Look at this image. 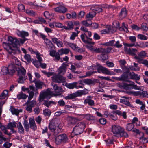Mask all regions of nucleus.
<instances>
[{"label": "nucleus", "instance_id": "nucleus-1", "mask_svg": "<svg viewBox=\"0 0 148 148\" xmlns=\"http://www.w3.org/2000/svg\"><path fill=\"white\" fill-rule=\"evenodd\" d=\"M18 35L23 38L17 39L16 38L9 36L8 38V43L3 42V46L7 52L10 53L14 54L20 53L21 51L17 47L20 44H23L25 41L27 40V39L25 38L28 36L29 34L28 32L24 31H18L17 33Z\"/></svg>", "mask_w": 148, "mask_h": 148}, {"label": "nucleus", "instance_id": "nucleus-2", "mask_svg": "<svg viewBox=\"0 0 148 148\" xmlns=\"http://www.w3.org/2000/svg\"><path fill=\"white\" fill-rule=\"evenodd\" d=\"M51 84L53 88L56 93H54L49 89H47L45 91L41 92L39 97V100L40 102L42 101L45 99H49L52 96H56L60 95L63 92L64 90L61 87H59L56 84H53V83H52Z\"/></svg>", "mask_w": 148, "mask_h": 148}, {"label": "nucleus", "instance_id": "nucleus-3", "mask_svg": "<svg viewBox=\"0 0 148 148\" xmlns=\"http://www.w3.org/2000/svg\"><path fill=\"white\" fill-rule=\"evenodd\" d=\"M58 120L57 119H53L49 123V129L52 132H53V135L54 136L57 135L60 132L61 128L59 127L58 123Z\"/></svg>", "mask_w": 148, "mask_h": 148}, {"label": "nucleus", "instance_id": "nucleus-4", "mask_svg": "<svg viewBox=\"0 0 148 148\" xmlns=\"http://www.w3.org/2000/svg\"><path fill=\"white\" fill-rule=\"evenodd\" d=\"M18 75L19 76L18 82L21 83H23L27 78L26 76V71L24 68L23 67L18 68L17 70Z\"/></svg>", "mask_w": 148, "mask_h": 148}, {"label": "nucleus", "instance_id": "nucleus-5", "mask_svg": "<svg viewBox=\"0 0 148 148\" xmlns=\"http://www.w3.org/2000/svg\"><path fill=\"white\" fill-rule=\"evenodd\" d=\"M85 127L84 123L80 122L74 127L72 133H74L76 135L80 134L83 132Z\"/></svg>", "mask_w": 148, "mask_h": 148}, {"label": "nucleus", "instance_id": "nucleus-6", "mask_svg": "<svg viewBox=\"0 0 148 148\" xmlns=\"http://www.w3.org/2000/svg\"><path fill=\"white\" fill-rule=\"evenodd\" d=\"M68 138L67 136L65 134H63L59 135L55 138V142L57 145L60 144L62 142L65 143L68 142Z\"/></svg>", "mask_w": 148, "mask_h": 148}, {"label": "nucleus", "instance_id": "nucleus-7", "mask_svg": "<svg viewBox=\"0 0 148 148\" xmlns=\"http://www.w3.org/2000/svg\"><path fill=\"white\" fill-rule=\"evenodd\" d=\"M68 66L67 63H63L58 69V74L61 76L64 75L66 73Z\"/></svg>", "mask_w": 148, "mask_h": 148}, {"label": "nucleus", "instance_id": "nucleus-8", "mask_svg": "<svg viewBox=\"0 0 148 148\" xmlns=\"http://www.w3.org/2000/svg\"><path fill=\"white\" fill-rule=\"evenodd\" d=\"M122 130L121 127L119 125H113L112 127V131L115 136H119Z\"/></svg>", "mask_w": 148, "mask_h": 148}, {"label": "nucleus", "instance_id": "nucleus-9", "mask_svg": "<svg viewBox=\"0 0 148 148\" xmlns=\"http://www.w3.org/2000/svg\"><path fill=\"white\" fill-rule=\"evenodd\" d=\"M67 120L69 127L72 126L78 121L77 119L71 116H68L67 118Z\"/></svg>", "mask_w": 148, "mask_h": 148}, {"label": "nucleus", "instance_id": "nucleus-10", "mask_svg": "<svg viewBox=\"0 0 148 148\" xmlns=\"http://www.w3.org/2000/svg\"><path fill=\"white\" fill-rule=\"evenodd\" d=\"M64 79V77L59 75H54L52 77L53 82L57 83H60V81Z\"/></svg>", "mask_w": 148, "mask_h": 148}, {"label": "nucleus", "instance_id": "nucleus-11", "mask_svg": "<svg viewBox=\"0 0 148 148\" xmlns=\"http://www.w3.org/2000/svg\"><path fill=\"white\" fill-rule=\"evenodd\" d=\"M129 73H124L122 74L121 77H116V79L119 81H123L125 82H129L128 80Z\"/></svg>", "mask_w": 148, "mask_h": 148}, {"label": "nucleus", "instance_id": "nucleus-12", "mask_svg": "<svg viewBox=\"0 0 148 148\" xmlns=\"http://www.w3.org/2000/svg\"><path fill=\"white\" fill-rule=\"evenodd\" d=\"M50 54L51 56L55 57L54 60L56 61H58L60 59L59 53L56 52V51L52 50L50 51Z\"/></svg>", "mask_w": 148, "mask_h": 148}, {"label": "nucleus", "instance_id": "nucleus-13", "mask_svg": "<svg viewBox=\"0 0 148 148\" xmlns=\"http://www.w3.org/2000/svg\"><path fill=\"white\" fill-rule=\"evenodd\" d=\"M124 51L127 53L132 55L133 56L135 55V53L137 51V50L135 49H131L130 48L124 47Z\"/></svg>", "mask_w": 148, "mask_h": 148}, {"label": "nucleus", "instance_id": "nucleus-14", "mask_svg": "<svg viewBox=\"0 0 148 148\" xmlns=\"http://www.w3.org/2000/svg\"><path fill=\"white\" fill-rule=\"evenodd\" d=\"M17 123L15 122H10L7 125L8 129L10 130L12 133H14L16 132L13 129L14 128L16 127L17 126Z\"/></svg>", "mask_w": 148, "mask_h": 148}, {"label": "nucleus", "instance_id": "nucleus-15", "mask_svg": "<svg viewBox=\"0 0 148 148\" xmlns=\"http://www.w3.org/2000/svg\"><path fill=\"white\" fill-rule=\"evenodd\" d=\"M100 69L101 70L103 73L110 75H115V73L114 72L110 71L107 68L103 67L102 66V67L100 68Z\"/></svg>", "mask_w": 148, "mask_h": 148}, {"label": "nucleus", "instance_id": "nucleus-16", "mask_svg": "<svg viewBox=\"0 0 148 148\" xmlns=\"http://www.w3.org/2000/svg\"><path fill=\"white\" fill-rule=\"evenodd\" d=\"M54 10L57 12L60 13H64L66 12L67 8L62 6H60L54 9Z\"/></svg>", "mask_w": 148, "mask_h": 148}, {"label": "nucleus", "instance_id": "nucleus-17", "mask_svg": "<svg viewBox=\"0 0 148 148\" xmlns=\"http://www.w3.org/2000/svg\"><path fill=\"white\" fill-rule=\"evenodd\" d=\"M79 96L77 91L75 93L70 94L68 96L65 97L64 98L66 100L72 99L77 97Z\"/></svg>", "mask_w": 148, "mask_h": 148}, {"label": "nucleus", "instance_id": "nucleus-18", "mask_svg": "<svg viewBox=\"0 0 148 148\" xmlns=\"http://www.w3.org/2000/svg\"><path fill=\"white\" fill-rule=\"evenodd\" d=\"M52 41L55 44H56L57 46L61 47L63 45V43L60 40L56 37H53L51 38Z\"/></svg>", "mask_w": 148, "mask_h": 148}, {"label": "nucleus", "instance_id": "nucleus-19", "mask_svg": "<svg viewBox=\"0 0 148 148\" xmlns=\"http://www.w3.org/2000/svg\"><path fill=\"white\" fill-rule=\"evenodd\" d=\"M8 68L10 75H13L16 70L15 65L12 64H9Z\"/></svg>", "mask_w": 148, "mask_h": 148}, {"label": "nucleus", "instance_id": "nucleus-20", "mask_svg": "<svg viewBox=\"0 0 148 148\" xmlns=\"http://www.w3.org/2000/svg\"><path fill=\"white\" fill-rule=\"evenodd\" d=\"M129 79L136 80H138L140 79V76L137 74H135L134 72H130L129 73Z\"/></svg>", "mask_w": 148, "mask_h": 148}, {"label": "nucleus", "instance_id": "nucleus-21", "mask_svg": "<svg viewBox=\"0 0 148 148\" xmlns=\"http://www.w3.org/2000/svg\"><path fill=\"white\" fill-rule=\"evenodd\" d=\"M105 49L102 48H97L95 47L92 52L96 53H101L103 56V53L105 52Z\"/></svg>", "mask_w": 148, "mask_h": 148}, {"label": "nucleus", "instance_id": "nucleus-22", "mask_svg": "<svg viewBox=\"0 0 148 148\" xmlns=\"http://www.w3.org/2000/svg\"><path fill=\"white\" fill-rule=\"evenodd\" d=\"M29 124L30 127L33 130H35L37 129V127L36 126L35 121L34 119H31L29 120Z\"/></svg>", "mask_w": 148, "mask_h": 148}, {"label": "nucleus", "instance_id": "nucleus-23", "mask_svg": "<svg viewBox=\"0 0 148 148\" xmlns=\"http://www.w3.org/2000/svg\"><path fill=\"white\" fill-rule=\"evenodd\" d=\"M9 54L10 53H9ZM16 53L14 54H15ZM10 54L11 55V58L12 59V61L13 63L14 64H16L18 65H19L20 64V61L18 60L17 58L14 56L12 55L14 54L13 53H10Z\"/></svg>", "mask_w": 148, "mask_h": 148}, {"label": "nucleus", "instance_id": "nucleus-24", "mask_svg": "<svg viewBox=\"0 0 148 148\" xmlns=\"http://www.w3.org/2000/svg\"><path fill=\"white\" fill-rule=\"evenodd\" d=\"M96 14V12L93 11L92 10L91 12L88 13L86 15V18L90 19H92V18L95 16Z\"/></svg>", "mask_w": 148, "mask_h": 148}, {"label": "nucleus", "instance_id": "nucleus-25", "mask_svg": "<svg viewBox=\"0 0 148 148\" xmlns=\"http://www.w3.org/2000/svg\"><path fill=\"white\" fill-rule=\"evenodd\" d=\"M127 16V10L126 8H123L122 9L120 14L119 15L120 17L123 19L125 17Z\"/></svg>", "mask_w": 148, "mask_h": 148}, {"label": "nucleus", "instance_id": "nucleus-26", "mask_svg": "<svg viewBox=\"0 0 148 148\" xmlns=\"http://www.w3.org/2000/svg\"><path fill=\"white\" fill-rule=\"evenodd\" d=\"M10 110L13 114H16V115H18L20 112L22 111V110H19L18 109H15L12 106H11Z\"/></svg>", "mask_w": 148, "mask_h": 148}, {"label": "nucleus", "instance_id": "nucleus-27", "mask_svg": "<svg viewBox=\"0 0 148 148\" xmlns=\"http://www.w3.org/2000/svg\"><path fill=\"white\" fill-rule=\"evenodd\" d=\"M27 96L25 94L22 92H21L17 95V98L19 99H25L27 98Z\"/></svg>", "mask_w": 148, "mask_h": 148}, {"label": "nucleus", "instance_id": "nucleus-28", "mask_svg": "<svg viewBox=\"0 0 148 148\" xmlns=\"http://www.w3.org/2000/svg\"><path fill=\"white\" fill-rule=\"evenodd\" d=\"M34 82L35 84V86L37 89L42 88V85L44 84L43 82L39 80L35 81Z\"/></svg>", "mask_w": 148, "mask_h": 148}, {"label": "nucleus", "instance_id": "nucleus-29", "mask_svg": "<svg viewBox=\"0 0 148 148\" xmlns=\"http://www.w3.org/2000/svg\"><path fill=\"white\" fill-rule=\"evenodd\" d=\"M18 132L21 134H23L24 132V129L20 122H19L17 125Z\"/></svg>", "mask_w": 148, "mask_h": 148}, {"label": "nucleus", "instance_id": "nucleus-30", "mask_svg": "<svg viewBox=\"0 0 148 148\" xmlns=\"http://www.w3.org/2000/svg\"><path fill=\"white\" fill-rule=\"evenodd\" d=\"M28 4L29 5L32 6V8L34 9H36L38 10L39 7H43V6L41 5H39L36 3V1L34 2H29L28 3Z\"/></svg>", "mask_w": 148, "mask_h": 148}, {"label": "nucleus", "instance_id": "nucleus-31", "mask_svg": "<svg viewBox=\"0 0 148 148\" xmlns=\"http://www.w3.org/2000/svg\"><path fill=\"white\" fill-rule=\"evenodd\" d=\"M83 82L85 84L90 85H94L95 84L94 81L90 79H84L82 80Z\"/></svg>", "mask_w": 148, "mask_h": 148}, {"label": "nucleus", "instance_id": "nucleus-32", "mask_svg": "<svg viewBox=\"0 0 148 148\" xmlns=\"http://www.w3.org/2000/svg\"><path fill=\"white\" fill-rule=\"evenodd\" d=\"M85 35L82 34L81 36V38L82 40L85 43L88 44H91L92 45L95 44V42L92 41H90L88 39L86 40L85 39Z\"/></svg>", "mask_w": 148, "mask_h": 148}, {"label": "nucleus", "instance_id": "nucleus-33", "mask_svg": "<svg viewBox=\"0 0 148 148\" xmlns=\"http://www.w3.org/2000/svg\"><path fill=\"white\" fill-rule=\"evenodd\" d=\"M0 129H1L2 131L5 134H7L9 136H10L12 134V133L10 132L8 133V131L7 130V129H8L7 127L4 125H3L0 128Z\"/></svg>", "mask_w": 148, "mask_h": 148}, {"label": "nucleus", "instance_id": "nucleus-34", "mask_svg": "<svg viewBox=\"0 0 148 148\" xmlns=\"http://www.w3.org/2000/svg\"><path fill=\"white\" fill-rule=\"evenodd\" d=\"M73 28V24L72 22H69L67 24V26H64V29H69L71 30Z\"/></svg>", "mask_w": 148, "mask_h": 148}, {"label": "nucleus", "instance_id": "nucleus-35", "mask_svg": "<svg viewBox=\"0 0 148 148\" xmlns=\"http://www.w3.org/2000/svg\"><path fill=\"white\" fill-rule=\"evenodd\" d=\"M84 103L85 104L88 103L90 106H92L94 105V101L90 99H86L84 101Z\"/></svg>", "mask_w": 148, "mask_h": 148}, {"label": "nucleus", "instance_id": "nucleus-36", "mask_svg": "<svg viewBox=\"0 0 148 148\" xmlns=\"http://www.w3.org/2000/svg\"><path fill=\"white\" fill-rule=\"evenodd\" d=\"M67 45L71 48L77 51L79 49L78 47H77V45L76 44L69 42H67Z\"/></svg>", "mask_w": 148, "mask_h": 148}, {"label": "nucleus", "instance_id": "nucleus-37", "mask_svg": "<svg viewBox=\"0 0 148 148\" xmlns=\"http://www.w3.org/2000/svg\"><path fill=\"white\" fill-rule=\"evenodd\" d=\"M69 51V50L68 49H61L59 51L60 55H62L63 54H67Z\"/></svg>", "mask_w": 148, "mask_h": 148}, {"label": "nucleus", "instance_id": "nucleus-38", "mask_svg": "<svg viewBox=\"0 0 148 148\" xmlns=\"http://www.w3.org/2000/svg\"><path fill=\"white\" fill-rule=\"evenodd\" d=\"M8 94V90H4L3 92L0 95V99H3L7 96Z\"/></svg>", "mask_w": 148, "mask_h": 148}, {"label": "nucleus", "instance_id": "nucleus-39", "mask_svg": "<svg viewBox=\"0 0 148 148\" xmlns=\"http://www.w3.org/2000/svg\"><path fill=\"white\" fill-rule=\"evenodd\" d=\"M91 8L93 11L95 12L97 11L98 13H100L102 11V9L97 5H96L94 7H92Z\"/></svg>", "mask_w": 148, "mask_h": 148}, {"label": "nucleus", "instance_id": "nucleus-40", "mask_svg": "<svg viewBox=\"0 0 148 148\" xmlns=\"http://www.w3.org/2000/svg\"><path fill=\"white\" fill-rule=\"evenodd\" d=\"M26 103L29 105V106L32 108L35 107L37 104L36 101L35 100L30 101V100H28V101L26 102Z\"/></svg>", "mask_w": 148, "mask_h": 148}, {"label": "nucleus", "instance_id": "nucleus-41", "mask_svg": "<svg viewBox=\"0 0 148 148\" xmlns=\"http://www.w3.org/2000/svg\"><path fill=\"white\" fill-rule=\"evenodd\" d=\"M77 84V83L76 82L68 84L67 85V88L70 89H73L75 88L76 85Z\"/></svg>", "mask_w": 148, "mask_h": 148}, {"label": "nucleus", "instance_id": "nucleus-42", "mask_svg": "<svg viewBox=\"0 0 148 148\" xmlns=\"http://www.w3.org/2000/svg\"><path fill=\"white\" fill-rule=\"evenodd\" d=\"M1 73L3 75L9 74L8 67H3L1 69Z\"/></svg>", "mask_w": 148, "mask_h": 148}, {"label": "nucleus", "instance_id": "nucleus-43", "mask_svg": "<svg viewBox=\"0 0 148 148\" xmlns=\"http://www.w3.org/2000/svg\"><path fill=\"white\" fill-rule=\"evenodd\" d=\"M77 91L79 96H81L82 95H85L88 93V90L86 89L82 90H78Z\"/></svg>", "mask_w": 148, "mask_h": 148}, {"label": "nucleus", "instance_id": "nucleus-44", "mask_svg": "<svg viewBox=\"0 0 148 148\" xmlns=\"http://www.w3.org/2000/svg\"><path fill=\"white\" fill-rule=\"evenodd\" d=\"M134 125L132 123H128L127 125L126 129L128 131H130L132 130V129L134 128Z\"/></svg>", "mask_w": 148, "mask_h": 148}, {"label": "nucleus", "instance_id": "nucleus-45", "mask_svg": "<svg viewBox=\"0 0 148 148\" xmlns=\"http://www.w3.org/2000/svg\"><path fill=\"white\" fill-rule=\"evenodd\" d=\"M23 125L25 130L26 131H29V125L28 122L27 121L24 120L23 122Z\"/></svg>", "mask_w": 148, "mask_h": 148}, {"label": "nucleus", "instance_id": "nucleus-46", "mask_svg": "<svg viewBox=\"0 0 148 148\" xmlns=\"http://www.w3.org/2000/svg\"><path fill=\"white\" fill-rule=\"evenodd\" d=\"M79 32V31H77V33L75 32H73L72 34L70 37V39L72 40H74L75 37L78 36V34Z\"/></svg>", "mask_w": 148, "mask_h": 148}, {"label": "nucleus", "instance_id": "nucleus-47", "mask_svg": "<svg viewBox=\"0 0 148 148\" xmlns=\"http://www.w3.org/2000/svg\"><path fill=\"white\" fill-rule=\"evenodd\" d=\"M119 29L120 31H124L126 32H128V30L127 27L125 26L124 23H122V25L121 27H119Z\"/></svg>", "mask_w": 148, "mask_h": 148}, {"label": "nucleus", "instance_id": "nucleus-48", "mask_svg": "<svg viewBox=\"0 0 148 148\" xmlns=\"http://www.w3.org/2000/svg\"><path fill=\"white\" fill-rule=\"evenodd\" d=\"M43 113L45 116L49 117L51 114V112L48 109H45L43 110Z\"/></svg>", "mask_w": 148, "mask_h": 148}, {"label": "nucleus", "instance_id": "nucleus-49", "mask_svg": "<svg viewBox=\"0 0 148 148\" xmlns=\"http://www.w3.org/2000/svg\"><path fill=\"white\" fill-rule=\"evenodd\" d=\"M88 45H87L86 46V47L88 49H89L91 52H92L95 47L93 46V45L91 44H88Z\"/></svg>", "mask_w": 148, "mask_h": 148}, {"label": "nucleus", "instance_id": "nucleus-50", "mask_svg": "<svg viewBox=\"0 0 148 148\" xmlns=\"http://www.w3.org/2000/svg\"><path fill=\"white\" fill-rule=\"evenodd\" d=\"M84 115V117L88 120H90L94 119V117L89 114H85Z\"/></svg>", "mask_w": 148, "mask_h": 148}, {"label": "nucleus", "instance_id": "nucleus-51", "mask_svg": "<svg viewBox=\"0 0 148 148\" xmlns=\"http://www.w3.org/2000/svg\"><path fill=\"white\" fill-rule=\"evenodd\" d=\"M76 69L75 66L73 65H71L70 69V70L76 74H79L80 72L79 71H75Z\"/></svg>", "mask_w": 148, "mask_h": 148}, {"label": "nucleus", "instance_id": "nucleus-52", "mask_svg": "<svg viewBox=\"0 0 148 148\" xmlns=\"http://www.w3.org/2000/svg\"><path fill=\"white\" fill-rule=\"evenodd\" d=\"M28 92L29 94L28 97V100H30L33 97L34 95V92L32 91L28 90Z\"/></svg>", "mask_w": 148, "mask_h": 148}, {"label": "nucleus", "instance_id": "nucleus-53", "mask_svg": "<svg viewBox=\"0 0 148 148\" xmlns=\"http://www.w3.org/2000/svg\"><path fill=\"white\" fill-rule=\"evenodd\" d=\"M110 28V26L109 25H107L106 27V29L105 30H103L101 31V32L102 34L108 33L110 32L109 29Z\"/></svg>", "mask_w": 148, "mask_h": 148}, {"label": "nucleus", "instance_id": "nucleus-54", "mask_svg": "<svg viewBox=\"0 0 148 148\" xmlns=\"http://www.w3.org/2000/svg\"><path fill=\"white\" fill-rule=\"evenodd\" d=\"M24 58L29 63L31 61V58L29 54H25L24 56Z\"/></svg>", "mask_w": 148, "mask_h": 148}, {"label": "nucleus", "instance_id": "nucleus-55", "mask_svg": "<svg viewBox=\"0 0 148 148\" xmlns=\"http://www.w3.org/2000/svg\"><path fill=\"white\" fill-rule=\"evenodd\" d=\"M114 40L110 41L108 42L105 43L103 44L102 45H105L106 46H112L114 44Z\"/></svg>", "mask_w": 148, "mask_h": 148}, {"label": "nucleus", "instance_id": "nucleus-56", "mask_svg": "<svg viewBox=\"0 0 148 148\" xmlns=\"http://www.w3.org/2000/svg\"><path fill=\"white\" fill-rule=\"evenodd\" d=\"M141 97L142 98L144 97L148 98V92L146 91H144L143 90L141 91Z\"/></svg>", "mask_w": 148, "mask_h": 148}, {"label": "nucleus", "instance_id": "nucleus-57", "mask_svg": "<svg viewBox=\"0 0 148 148\" xmlns=\"http://www.w3.org/2000/svg\"><path fill=\"white\" fill-rule=\"evenodd\" d=\"M54 103V102L52 101H44L43 104L47 107H49V106H50L51 104H53Z\"/></svg>", "mask_w": 148, "mask_h": 148}, {"label": "nucleus", "instance_id": "nucleus-58", "mask_svg": "<svg viewBox=\"0 0 148 148\" xmlns=\"http://www.w3.org/2000/svg\"><path fill=\"white\" fill-rule=\"evenodd\" d=\"M84 34L86 36V38L87 39H90V40H91L92 39H90V38H89L88 37H88H91V36L92 35V34H91V33L90 32V31H88L86 32H84Z\"/></svg>", "mask_w": 148, "mask_h": 148}, {"label": "nucleus", "instance_id": "nucleus-59", "mask_svg": "<svg viewBox=\"0 0 148 148\" xmlns=\"http://www.w3.org/2000/svg\"><path fill=\"white\" fill-rule=\"evenodd\" d=\"M128 136L127 133L123 131L122 130L121 132V133L119 134V136L120 137H127Z\"/></svg>", "mask_w": 148, "mask_h": 148}, {"label": "nucleus", "instance_id": "nucleus-60", "mask_svg": "<svg viewBox=\"0 0 148 148\" xmlns=\"http://www.w3.org/2000/svg\"><path fill=\"white\" fill-rule=\"evenodd\" d=\"M138 38L142 40H146L147 39V37L141 34H139L137 36Z\"/></svg>", "mask_w": 148, "mask_h": 148}, {"label": "nucleus", "instance_id": "nucleus-61", "mask_svg": "<svg viewBox=\"0 0 148 148\" xmlns=\"http://www.w3.org/2000/svg\"><path fill=\"white\" fill-rule=\"evenodd\" d=\"M25 104L26 105V110L29 112H31L32 111V108L29 105L26 103H25Z\"/></svg>", "mask_w": 148, "mask_h": 148}, {"label": "nucleus", "instance_id": "nucleus-62", "mask_svg": "<svg viewBox=\"0 0 148 148\" xmlns=\"http://www.w3.org/2000/svg\"><path fill=\"white\" fill-rule=\"evenodd\" d=\"M18 8L19 11H24L25 10V7L23 4H19L18 5Z\"/></svg>", "mask_w": 148, "mask_h": 148}, {"label": "nucleus", "instance_id": "nucleus-63", "mask_svg": "<svg viewBox=\"0 0 148 148\" xmlns=\"http://www.w3.org/2000/svg\"><path fill=\"white\" fill-rule=\"evenodd\" d=\"M133 94L135 96H139L141 97V91L138 92H130Z\"/></svg>", "mask_w": 148, "mask_h": 148}, {"label": "nucleus", "instance_id": "nucleus-64", "mask_svg": "<svg viewBox=\"0 0 148 148\" xmlns=\"http://www.w3.org/2000/svg\"><path fill=\"white\" fill-rule=\"evenodd\" d=\"M130 86H131L132 87L131 88L134 89L136 90H140L141 88L140 87L137 86L136 85H134L132 84H130Z\"/></svg>", "mask_w": 148, "mask_h": 148}]
</instances>
